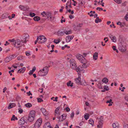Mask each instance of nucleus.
<instances>
[{
	"label": "nucleus",
	"instance_id": "obj_1",
	"mask_svg": "<svg viewBox=\"0 0 128 128\" xmlns=\"http://www.w3.org/2000/svg\"><path fill=\"white\" fill-rule=\"evenodd\" d=\"M37 40H39L38 43H43L46 41V38L43 36H40L37 38Z\"/></svg>",
	"mask_w": 128,
	"mask_h": 128
},
{
	"label": "nucleus",
	"instance_id": "obj_2",
	"mask_svg": "<svg viewBox=\"0 0 128 128\" xmlns=\"http://www.w3.org/2000/svg\"><path fill=\"white\" fill-rule=\"evenodd\" d=\"M28 121L27 116H24L21 118L18 121V124L20 125H22Z\"/></svg>",
	"mask_w": 128,
	"mask_h": 128
},
{
	"label": "nucleus",
	"instance_id": "obj_3",
	"mask_svg": "<svg viewBox=\"0 0 128 128\" xmlns=\"http://www.w3.org/2000/svg\"><path fill=\"white\" fill-rule=\"evenodd\" d=\"M42 122V119L39 118L38 120L34 125V128H39L41 125Z\"/></svg>",
	"mask_w": 128,
	"mask_h": 128
},
{
	"label": "nucleus",
	"instance_id": "obj_4",
	"mask_svg": "<svg viewBox=\"0 0 128 128\" xmlns=\"http://www.w3.org/2000/svg\"><path fill=\"white\" fill-rule=\"evenodd\" d=\"M124 44V43L123 44L120 42L119 45V48L122 52H124L126 50V47Z\"/></svg>",
	"mask_w": 128,
	"mask_h": 128
},
{
	"label": "nucleus",
	"instance_id": "obj_5",
	"mask_svg": "<svg viewBox=\"0 0 128 128\" xmlns=\"http://www.w3.org/2000/svg\"><path fill=\"white\" fill-rule=\"evenodd\" d=\"M76 82L78 83V84L84 86H86V85L85 84H84V83H82V82H81L80 76H79L78 78H77L76 79Z\"/></svg>",
	"mask_w": 128,
	"mask_h": 128
},
{
	"label": "nucleus",
	"instance_id": "obj_6",
	"mask_svg": "<svg viewBox=\"0 0 128 128\" xmlns=\"http://www.w3.org/2000/svg\"><path fill=\"white\" fill-rule=\"evenodd\" d=\"M19 8L21 10L23 11L27 10L29 8V7L28 6H24L22 5H20L19 6Z\"/></svg>",
	"mask_w": 128,
	"mask_h": 128
},
{
	"label": "nucleus",
	"instance_id": "obj_7",
	"mask_svg": "<svg viewBox=\"0 0 128 128\" xmlns=\"http://www.w3.org/2000/svg\"><path fill=\"white\" fill-rule=\"evenodd\" d=\"M41 110L43 114L45 116H47L48 115V112L46 111V110L44 108H42L40 109Z\"/></svg>",
	"mask_w": 128,
	"mask_h": 128
},
{
	"label": "nucleus",
	"instance_id": "obj_8",
	"mask_svg": "<svg viewBox=\"0 0 128 128\" xmlns=\"http://www.w3.org/2000/svg\"><path fill=\"white\" fill-rule=\"evenodd\" d=\"M82 67L80 66H79L78 67H77V65H76V66H75V68H74V70H76V71L78 73V74H79V73H80L81 69L80 68H82Z\"/></svg>",
	"mask_w": 128,
	"mask_h": 128
},
{
	"label": "nucleus",
	"instance_id": "obj_9",
	"mask_svg": "<svg viewBox=\"0 0 128 128\" xmlns=\"http://www.w3.org/2000/svg\"><path fill=\"white\" fill-rule=\"evenodd\" d=\"M42 70V71L44 72V74H45L46 75L48 71V67L47 66H46Z\"/></svg>",
	"mask_w": 128,
	"mask_h": 128
},
{
	"label": "nucleus",
	"instance_id": "obj_10",
	"mask_svg": "<svg viewBox=\"0 0 128 128\" xmlns=\"http://www.w3.org/2000/svg\"><path fill=\"white\" fill-rule=\"evenodd\" d=\"M34 117L32 116H30L28 115V116L27 117L28 120L30 122H32L34 120Z\"/></svg>",
	"mask_w": 128,
	"mask_h": 128
},
{
	"label": "nucleus",
	"instance_id": "obj_11",
	"mask_svg": "<svg viewBox=\"0 0 128 128\" xmlns=\"http://www.w3.org/2000/svg\"><path fill=\"white\" fill-rule=\"evenodd\" d=\"M62 118V119H61L60 117H59V121H62L63 120H64L66 118V114H64L61 116Z\"/></svg>",
	"mask_w": 128,
	"mask_h": 128
},
{
	"label": "nucleus",
	"instance_id": "obj_12",
	"mask_svg": "<svg viewBox=\"0 0 128 128\" xmlns=\"http://www.w3.org/2000/svg\"><path fill=\"white\" fill-rule=\"evenodd\" d=\"M64 33V30L63 32L61 30H59L57 32V35L59 36H61L63 35Z\"/></svg>",
	"mask_w": 128,
	"mask_h": 128
},
{
	"label": "nucleus",
	"instance_id": "obj_13",
	"mask_svg": "<svg viewBox=\"0 0 128 128\" xmlns=\"http://www.w3.org/2000/svg\"><path fill=\"white\" fill-rule=\"evenodd\" d=\"M70 66L71 68H72L74 69V68H75V66H76L75 62L74 61H73V62L70 61Z\"/></svg>",
	"mask_w": 128,
	"mask_h": 128
},
{
	"label": "nucleus",
	"instance_id": "obj_14",
	"mask_svg": "<svg viewBox=\"0 0 128 128\" xmlns=\"http://www.w3.org/2000/svg\"><path fill=\"white\" fill-rule=\"evenodd\" d=\"M109 37L113 42H115L116 41V38L115 36L110 34L109 35Z\"/></svg>",
	"mask_w": 128,
	"mask_h": 128
},
{
	"label": "nucleus",
	"instance_id": "obj_15",
	"mask_svg": "<svg viewBox=\"0 0 128 128\" xmlns=\"http://www.w3.org/2000/svg\"><path fill=\"white\" fill-rule=\"evenodd\" d=\"M46 16H47V18L50 17V19L52 18V14L50 12H46Z\"/></svg>",
	"mask_w": 128,
	"mask_h": 128
},
{
	"label": "nucleus",
	"instance_id": "obj_16",
	"mask_svg": "<svg viewBox=\"0 0 128 128\" xmlns=\"http://www.w3.org/2000/svg\"><path fill=\"white\" fill-rule=\"evenodd\" d=\"M44 72L42 71V70H40L38 73V75L39 76H44L46 75L44 73Z\"/></svg>",
	"mask_w": 128,
	"mask_h": 128
},
{
	"label": "nucleus",
	"instance_id": "obj_17",
	"mask_svg": "<svg viewBox=\"0 0 128 128\" xmlns=\"http://www.w3.org/2000/svg\"><path fill=\"white\" fill-rule=\"evenodd\" d=\"M26 69V68L25 67H23L22 68L20 69L18 71V72L20 73H21L22 72L23 73L25 70Z\"/></svg>",
	"mask_w": 128,
	"mask_h": 128
},
{
	"label": "nucleus",
	"instance_id": "obj_18",
	"mask_svg": "<svg viewBox=\"0 0 128 128\" xmlns=\"http://www.w3.org/2000/svg\"><path fill=\"white\" fill-rule=\"evenodd\" d=\"M98 53L97 52H96L94 53L93 56V58L94 59L96 60L98 58Z\"/></svg>",
	"mask_w": 128,
	"mask_h": 128
},
{
	"label": "nucleus",
	"instance_id": "obj_19",
	"mask_svg": "<svg viewBox=\"0 0 128 128\" xmlns=\"http://www.w3.org/2000/svg\"><path fill=\"white\" fill-rule=\"evenodd\" d=\"M35 113L36 112L34 110H32L30 112L29 115L30 116H32L35 117Z\"/></svg>",
	"mask_w": 128,
	"mask_h": 128
},
{
	"label": "nucleus",
	"instance_id": "obj_20",
	"mask_svg": "<svg viewBox=\"0 0 128 128\" xmlns=\"http://www.w3.org/2000/svg\"><path fill=\"white\" fill-rule=\"evenodd\" d=\"M82 60H80V62L82 64L87 63V62L86 59L84 57L82 58Z\"/></svg>",
	"mask_w": 128,
	"mask_h": 128
},
{
	"label": "nucleus",
	"instance_id": "obj_21",
	"mask_svg": "<svg viewBox=\"0 0 128 128\" xmlns=\"http://www.w3.org/2000/svg\"><path fill=\"white\" fill-rule=\"evenodd\" d=\"M33 18L34 21H38L40 20V17L38 16H34Z\"/></svg>",
	"mask_w": 128,
	"mask_h": 128
},
{
	"label": "nucleus",
	"instance_id": "obj_22",
	"mask_svg": "<svg viewBox=\"0 0 128 128\" xmlns=\"http://www.w3.org/2000/svg\"><path fill=\"white\" fill-rule=\"evenodd\" d=\"M73 83L71 81H69L67 83V85L68 86L72 87L73 86Z\"/></svg>",
	"mask_w": 128,
	"mask_h": 128
},
{
	"label": "nucleus",
	"instance_id": "obj_23",
	"mask_svg": "<svg viewBox=\"0 0 128 128\" xmlns=\"http://www.w3.org/2000/svg\"><path fill=\"white\" fill-rule=\"evenodd\" d=\"M83 57L80 54L79 55H77L76 56V58L80 61L82 60V58H83Z\"/></svg>",
	"mask_w": 128,
	"mask_h": 128
},
{
	"label": "nucleus",
	"instance_id": "obj_24",
	"mask_svg": "<svg viewBox=\"0 0 128 128\" xmlns=\"http://www.w3.org/2000/svg\"><path fill=\"white\" fill-rule=\"evenodd\" d=\"M117 123H114L112 125V126L114 128H118L119 126Z\"/></svg>",
	"mask_w": 128,
	"mask_h": 128
},
{
	"label": "nucleus",
	"instance_id": "obj_25",
	"mask_svg": "<svg viewBox=\"0 0 128 128\" xmlns=\"http://www.w3.org/2000/svg\"><path fill=\"white\" fill-rule=\"evenodd\" d=\"M102 21V20L99 18V17H97L96 19L95 20V22L96 23H98V22H101Z\"/></svg>",
	"mask_w": 128,
	"mask_h": 128
},
{
	"label": "nucleus",
	"instance_id": "obj_26",
	"mask_svg": "<svg viewBox=\"0 0 128 128\" xmlns=\"http://www.w3.org/2000/svg\"><path fill=\"white\" fill-rule=\"evenodd\" d=\"M108 79L106 78H103L102 81L106 84L108 82Z\"/></svg>",
	"mask_w": 128,
	"mask_h": 128
},
{
	"label": "nucleus",
	"instance_id": "obj_27",
	"mask_svg": "<svg viewBox=\"0 0 128 128\" xmlns=\"http://www.w3.org/2000/svg\"><path fill=\"white\" fill-rule=\"evenodd\" d=\"M24 106L27 108H30L32 106V105L31 103H28L24 104Z\"/></svg>",
	"mask_w": 128,
	"mask_h": 128
},
{
	"label": "nucleus",
	"instance_id": "obj_28",
	"mask_svg": "<svg viewBox=\"0 0 128 128\" xmlns=\"http://www.w3.org/2000/svg\"><path fill=\"white\" fill-rule=\"evenodd\" d=\"M70 36H68L66 37V40L67 42H69L71 40Z\"/></svg>",
	"mask_w": 128,
	"mask_h": 128
},
{
	"label": "nucleus",
	"instance_id": "obj_29",
	"mask_svg": "<svg viewBox=\"0 0 128 128\" xmlns=\"http://www.w3.org/2000/svg\"><path fill=\"white\" fill-rule=\"evenodd\" d=\"M11 56H9V57L6 58L5 59V61L6 62H9L11 60Z\"/></svg>",
	"mask_w": 128,
	"mask_h": 128
},
{
	"label": "nucleus",
	"instance_id": "obj_30",
	"mask_svg": "<svg viewBox=\"0 0 128 128\" xmlns=\"http://www.w3.org/2000/svg\"><path fill=\"white\" fill-rule=\"evenodd\" d=\"M8 15L6 14H3L1 16V18L4 19L7 18Z\"/></svg>",
	"mask_w": 128,
	"mask_h": 128
},
{
	"label": "nucleus",
	"instance_id": "obj_31",
	"mask_svg": "<svg viewBox=\"0 0 128 128\" xmlns=\"http://www.w3.org/2000/svg\"><path fill=\"white\" fill-rule=\"evenodd\" d=\"M60 108V106H59L57 107L55 110V115L56 114H58V111H59V109Z\"/></svg>",
	"mask_w": 128,
	"mask_h": 128
},
{
	"label": "nucleus",
	"instance_id": "obj_32",
	"mask_svg": "<svg viewBox=\"0 0 128 128\" xmlns=\"http://www.w3.org/2000/svg\"><path fill=\"white\" fill-rule=\"evenodd\" d=\"M15 120H18V118L16 117L14 115H13L11 118V120L12 121H14Z\"/></svg>",
	"mask_w": 128,
	"mask_h": 128
},
{
	"label": "nucleus",
	"instance_id": "obj_33",
	"mask_svg": "<svg viewBox=\"0 0 128 128\" xmlns=\"http://www.w3.org/2000/svg\"><path fill=\"white\" fill-rule=\"evenodd\" d=\"M98 84H97L98 85V86L99 88H102V86L101 85V83L100 82H98Z\"/></svg>",
	"mask_w": 128,
	"mask_h": 128
},
{
	"label": "nucleus",
	"instance_id": "obj_34",
	"mask_svg": "<svg viewBox=\"0 0 128 128\" xmlns=\"http://www.w3.org/2000/svg\"><path fill=\"white\" fill-rule=\"evenodd\" d=\"M89 122L90 124L92 125V126L94 124V121L92 119H90L89 120Z\"/></svg>",
	"mask_w": 128,
	"mask_h": 128
},
{
	"label": "nucleus",
	"instance_id": "obj_35",
	"mask_svg": "<svg viewBox=\"0 0 128 128\" xmlns=\"http://www.w3.org/2000/svg\"><path fill=\"white\" fill-rule=\"evenodd\" d=\"M86 114V115L85 114L84 115V118L86 120H87L89 118L90 115L89 114Z\"/></svg>",
	"mask_w": 128,
	"mask_h": 128
},
{
	"label": "nucleus",
	"instance_id": "obj_36",
	"mask_svg": "<svg viewBox=\"0 0 128 128\" xmlns=\"http://www.w3.org/2000/svg\"><path fill=\"white\" fill-rule=\"evenodd\" d=\"M22 46V44H20V43L19 42H16V44L15 47L17 48H18L21 46Z\"/></svg>",
	"mask_w": 128,
	"mask_h": 128
},
{
	"label": "nucleus",
	"instance_id": "obj_37",
	"mask_svg": "<svg viewBox=\"0 0 128 128\" xmlns=\"http://www.w3.org/2000/svg\"><path fill=\"white\" fill-rule=\"evenodd\" d=\"M64 32L66 34L68 35L72 33V31L70 30L68 31H66V30H64Z\"/></svg>",
	"mask_w": 128,
	"mask_h": 128
},
{
	"label": "nucleus",
	"instance_id": "obj_38",
	"mask_svg": "<svg viewBox=\"0 0 128 128\" xmlns=\"http://www.w3.org/2000/svg\"><path fill=\"white\" fill-rule=\"evenodd\" d=\"M103 119L100 118L98 120V124L103 125Z\"/></svg>",
	"mask_w": 128,
	"mask_h": 128
},
{
	"label": "nucleus",
	"instance_id": "obj_39",
	"mask_svg": "<svg viewBox=\"0 0 128 128\" xmlns=\"http://www.w3.org/2000/svg\"><path fill=\"white\" fill-rule=\"evenodd\" d=\"M104 89L106 91H108L109 88H108V86H104Z\"/></svg>",
	"mask_w": 128,
	"mask_h": 128
},
{
	"label": "nucleus",
	"instance_id": "obj_40",
	"mask_svg": "<svg viewBox=\"0 0 128 128\" xmlns=\"http://www.w3.org/2000/svg\"><path fill=\"white\" fill-rule=\"evenodd\" d=\"M16 100L17 101H18L19 100H20L21 99V98L18 95H17L16 98Z\"/></svg>",
	"mask_w": 128,
	"mask_h": 128
},
{
	"label": "nucleus",
	"instance_id": "obj_41",
	"mask_svg": "<svg viewBox=\"0 0 128 128\" xmlns=\"http://www.w3.org/2000/svg\"><path fill=\"white\" fill-rule=\"evenodd\" d=\"M86 63H84L82 65V67L83 68H86L88 67V66L86 65Z\"/></svg>",
	"mask_w": 128,
	"mask_h": 128
},
{
	"label": "nucleus",
	"instance_id": "obj_42",
	"mask_svg": "<svg viewBox=\"0 0 128 128\" xmlns=\"http://www.w3.org/2000/svg\"><path fill=\"white\" fill-rule=\"evenodd\" d=\"M29 15L30 16L33 17L34 16L36 15V14L34 13L30 12V13Z\"/></svg>",
	"mask_w": 128,
	"mask_h": 128
},
{
	"label": "nucleus",
	"instance_id": "obj_43",
	"mask_svg": "<svg viewBox=\"0 0 128 128\" xmlns=\"http://www.w3.org/2000/svg\"><path fill=\"white\" fill-rule=\"evenodd\" d=\"M38 102H43V100L40 98H37Z\"/></svg>",
	"mask_w": 128,
	"mask_h": 128
},
{
	"label": "nucleus",
	"instance_id": "obj_44",
	"mask_svg": "<svg viewBox=\"0 0 128 128\" xmlns=\"http://www.w3.org/2000/svg\"><path fill=\"white\" fill-rule=\"evenodd\" d=\"M12 103H10L9 104L8 107V109H10L12 108Z\"/></svg>",
	"mask_w": 128,
	"mask_h": 128
},
{
	"label": "nucleus",
	"instance_id": "obj_45",
	"mask_svg": "<svg viewBox=\"0 0 128 128\" xmlns=\"http://www.w3.org/2000/svg\"><path fill=\"white\" fill-rule=\"evenodd\" d=\"M23 56H20L18 57L17 59L18 60H22L23 59Z\"/></svg>",
	"mask_w": 128,
	"mask_h": 128
},
{
	"label": "nucleus",
	"instance_id": "obj_46",
	"mask_svg": "<svg viewBox=\"0 0 128 128\" xmlns=\"http://www.w3.org/2000/svg\"><path fill=\"white\" fill-rule=\"evenodd\" d=\"M12 42V44L14 45V46L15 47L16 44V40H14L13 41V42Z\"/></svg>",
	"mask_w": 128,
	"mask_h": 128
},
{
	"label": "nucleus",
	"instance_id": "obj_47",
	"mask_svg": "<svg viewBox=\"0 0 128 128\" xmlns=\"http://www.w3.org/2000/svg\"><path fill=\"white\" fill-rule=\"evenodd\" d=\"M41 15H42L43 17L45 16H46V12L44 11L42 13H41Z\"/></svg>",
	"mask_w": 128,
	"mask_h": 128
},
{
	"label": "nucleus",
	"instance_id": "obj_48",
	"mask_svg": "<svg viewBox=\"0 0 128 128\" xmlns=\"http://www.w3.org/2000/svg\"><path fill=\"white\" fill-rule=\"evenodd\" d=\"M112 100L111 99H110L109 100H107L106 102V103H111L112 104H113V102H112Z\"/></svg>",
	"mask_w": 128,
	"mask_h": 128
},
{
	"label": "nucleus",
	"instance_id": "obj_49",
	"mask_svg": "<svg viewBox=\"0 0 128 128\" xmlns=\"http://www.w3.org/2000/svg\"><path fill=\"white\" fill-rule=\"evenodd\" d=\"M18 112L20 114L22 113L23 112V110L20 108L18 109Z\"/></svg>",
	"mask_w": 128,
	"mask_h": 128
},
{
	"label": "nucleus",
	"instance_id": "obj_50",
	"mask_svg": "<svg viewBox=\"0 0 128 128\" xmlns=\"http://www.w3.org/2000/svg\"><path fill=\"white\" fill-rule=\"evenodd\" d=\"M114 0L118 4H120L121 2L120 0Z\"/></svg>",
	"mask_w": 128,
	"mask_h": 128
},
{
	"label": "nucleus",
	"instance_id": "obj_51",
	"mask_svg": "<svg viewBox=\"0 0 128 128\" xmlns=\"http://www.w3.org/2000/svg\"><path fill=\"white\" fill-rule=\"evenodd\" d=\"M103 125L98 124L97 125L98 128H102V127Z\"/></svg>",
	"mask_w": 128,
	"mask_h": 128
},
{
	"label": "nucleus",
	"instance_id": "obj_52",
	"mask_svg": "<svg viewBox=\"0 0 128 128\" xmlns=\"http://www.w3.org/2000/svg\"><path fill=\"white\" fill-rule=\"evenodd\" d=\"M96 10H98L99 11H100L101 10H103L102 8H100L99 7L97 8H96Z\"/></svg>",
	"mask_w": 128,
	"mask_h": 128
},
{
	"label": "nucleus",
	"instance_id": "obj_53",
	"mask_svg": "<svg viewBox=\"0 0 128 128\" xmlns=\"http://www.w3.org/2000/svg\"><path fill=\"white\" fill-rule=\"evenodd\" d=\"M46 126L49 127L50 126V124L49 122H47L45 124Z\"/></svg>",
	"mask_w": 128,
	"mask_h": 128
},
{
	"label": "nucleus",
	"instance_id": "obj_54",
	"mask_svg": "<svg viewBox=\"0 0 128 128\" xmlns=\"http://www.w3.org/2000/svg\"><path fill=\"white\" fill-rule=\"evenodd\" d=\"M124 128H128V124H125L124 125Z\"/></svg>",
	"mask_w": 128,
	"mask_h": 128
},
{
	"label": "nucleus",
	"instance_id": "obj_55",
	"mask_svg": "<svg viewBox=\"0 0 128 128\" xmlns=\"http://www.w3.org/2000/svg\"><path fill=\"white\" fill-rule=\"evenodd\" d=\"M74 112H72L71 114V115H70V118H72L74 116Z\"/></svg>",
	"mask_w": 128,
	"mask_h": 128
},
{
	"label": "nucleus",
	"instance_id": "obj_56",
	"mask_svg": "<svg viewBox=\"0 0 128 128\" xmlns=\"http://www.w3.org/2000/svg\"><path fill=\"white\" fill-rule=\"evenodd\" d=\"M26 40H25L24 42H23V40H21V41H20V42H19V43H20V44H21L22 43H26Z\"/></svg>",
	"mask_w": 128,
	"mask_h": 128
},
{
	"label": "nucleus",
	"instance_id": "obj_57",
	"mask_svg": "<svg viewBox=\"0 0 128 128\" xmlns=\"http://www.w3.org/2000/svg\"><path fill=\"white\" fill-rule=\"evenodd\" d=\"M125 18L127 21H128V14H126L125 17Z\"/></svg>",
	"mask_w": 128,
	"mask_h": 128
},
{
	"label": "nucleus",
	"instance_id": "obj_58",
	"mask_svg": "<svg viewBox=\"0 0 128 128\" xmlns=\"http://www.w3.org/2000/svg\"><path fill=\"white\" fill-rule=\"evenodd\" d=\"M26 54L27 56H30V52H26Z\"/></svg>",
	"mask_w": 128,
	"mask_h": 128
},
{
	"label": "nucleus",
	"instance_id": "obj_59",
	"mask_svg": "<svg viewBox=\"0 0 128 128\" xmlns=\"http://www.w3.org/2000/svg\"><path fill=\"white\" fill-rule=\"evenodd\" d=\"M66 110L67 112H68L70 111V109L68 107H66Z\"/></svg>",
	"mask_w": 128,
	"mask_h": 128
},
{
	"label": "nucleus",
	"instance_id": "obj_60",
	"mask_svg": "<svg viewBox=\"0 0 128 128\" xmlns=\"http://www.w3.org/2000/svg\"><path fill=\"white\" fill-rule=\"evenodd\" d=\"M34 72H32V70H30V72L29 73V74L30 75H32Z\"/></svg>",
	"mask_w": 128,
	"mask_h": 128
},
{
	"label": "nucleus",
	"instance_id": "obj_61",
	"mask_svg": "<svg viewBox=\"0 0 128 128\" xmlns=\"http://www.w3.org/2000/svg\"><path fill=\"white\" fill-rule=\"evenodd\" d=\"M26 93L28 94V96H30V95H32V94L30 93V91H29L28 92H27Z\"/></svg>",
	"mask_w": 128,
	"mask_h": 128
},
{
	"label": "nucleus",
	"instance_id": "obj_62",
	"mask_svg": "<svg viewBox=\"0 0 128 128\" xmlns=\"http://www.w3.org/2000/svg\"><path fill=\"white\" fill-rule=\"evenodd\" d=\"M69 17L70 18L72 19L74 18V16L70 14L69 16Z\"/></svg>",
	"mask_w": 128,
	"mask_h": 128
},
{
	"label": "nucleus",
	"instance_id": "obj_63",
	"mask_svg": "<svg viewBox=\"0 0 128 128\" xmlns=\"http://www.w3.org/2000/svg\"><path fill=\"white\" fill-rule=\"evenodd\" d=\"M36 70V68L35 66L32 69V72H34V71Z\"/></svg>",
	"mask_w": 128,
	"mask_h": 128
},
{
	"label": "nucleus",
	"instance_id": "obj_64",
	"mask_svg": "<svg viewBox=\"0 0 128 128\" xmlns=\"http://www.w3.org/2000/svg\"><path fill=\"white\" fill-rule=\"evenodd\" d=\"M83 24H79L78 25H77L78 27H81L82 26Z\"/></svg>",
	"mask_w": 128,
	"mask_h": 128
}]
</instances>
